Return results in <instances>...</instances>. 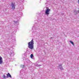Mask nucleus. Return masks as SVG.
Instances as JSON below:
<instances>
[{
  "label": "nucleus",
  "instance_id": "obj_9",
  "mask_svg": "<svg viewBox=\"0 0 79 79\" xmlns=\"http://www.w3.org/2000/svg\"><path fill=\"white\" fill-rule=\"evenodd\" d=\"M60 69L63 70V67H62L60 68Z\"/></svg>",
  "mask_w": 79,
  "mask_h": 79
},
{
  "label": "nucleus",
  "instance_id": "obj_2",
  "mask_svg": "<svg viewBox=\"0 0 79 79\" xmlns=\"http://www.w3.org/2000/svg\"><path fill=\"white\" fill-rule=\"evenodd\" d=\"M10 6L11 9H12V10H15V4L12 2L10 5Z\"/></svg>",
  "mask_w": 79,
  "mask_h": 79
},
{
  "label": "nucleus",
  "instance_id": "obj_8",
  "mask_svg": "<svg viewBox=\"0 0 79 79\" xmlns=\"http://www.w3.org/2000/svg\"><path fill=\"white\" fill-rule=\"evenodd\" d=\"M3 78H4V79H6V76H5V75H3Z\"/></svg>",
  "mask_w": 79,
  "mask_h": 79
},
{
  "label": "nucleus",
  "instance_id": "obj_1",
  "mask_svg": "<svg viewBox=\"0 0 79 79\" xmlns=\"http://www.w3.org/2000/svg\"><path fill=\"white\" fill-rule=\"evenodd\" d=\"M28 47L31 50L33 49L34 48V40L32 39L30 42L28 43Z\"/></svg>",
  "mask_w": 79,
  "mask_h": 79
},
{
  "label": "nucleus",
  "instance_id": "obj_5",
  "mask_svg": "<svg viewBox=\"0 0 79 79\" xmlns=\"http://www.w3.org/2000/svg\"><path fill=\"white\" fill-rule=\"evenodd\" d=\"M11 77V76L9 73H8L7 75V77Z\"/></svg>",
  "mask_w": 79,
  "mask_h": 79
},
{
  "label": "nucleus",
  "instance_id": "obj_7",
  "mask_svg": "<svg viewBox=\"0 0 79 79\" xmlns=\"http://www.w3.org/2000/svg\"><path fill=\"white\" fill-rule=\"evenodd\" d=\"M33 54H31V55H30V57L31 58H33Z\"/></svg>",
  "mask_w": 79,
  "mask_h": 79
},
{
  "label": "nucleus",
  "instance_id": "obj_3",
  "mask_svg": "<svg viewBox=\"0 0 79 79\" xmlns=\"http://www.w3.org/2000/svg\"><path fill=\"white\" fill-rule=\"evenodd\" d=\"M50 11V9H49L48 7H47V9L45 11V15H49V14H50V13H49Z\"/></svg>",
  "mask_w": 79,
  "mask_h": 79
},
{
  "label": "nucleus",
  "instance_id": "obj_4",
  "mask_svg": "<svg viewBox=\"0 0 79 79\" xmlns=\"http://www.w3.org/2000/svg\"><path fill=\"white\" fill-rule=\"evenodd\" d=\"M3 63V58L0 56V64H2Z\"/></svg>",
  "mask_w": 79,
  "mask_h": 79
},
{
  "label": "nucleus",
  "instance_id": "obj_10",
  "mask_svg": "<svg viewBox=\"0 0 79 79\" xmlns=\"http://www.w3.org/2000/svg\"><path fill=\"white\" fill-rule=\"evenodd\" d=\"M62 66V65H61V64L59 65V67H60V66Z\"/></svg>",
  "mask_w": 79,
  "mask_h": 79
},
{
  "label": "nucleus",
  "instance_id": "obj_6",
  "mask_svg": "<svg viewBox=\"0 0 79 79\" xmlns=\"http://www.w3.org/2000/svg\"><path fill=\"white\" fill-rule=\"evenodd\" d=\"M70 43L72 44L73 45H74V43H73V41H70Z\"/></svg>",
  "mask_w": 79,
  "mask_h": 79
}]
</instances>
